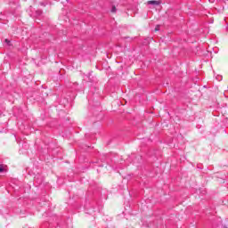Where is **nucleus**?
Here are the masks:
<instances>
[{
	"mask_svg": "<svg viewBox=\"0 0 228 228\" xmlns=\"http://www.w3.org/2000/svg\"><path fill=\"white\" fill-rule=\"evenodd\" d=\"M148 4H155L156 6H159L161 3L159 1L151 0V1H148Z\"/></svg>",
	"mask_w": 228,
	"mask_h": 228,
	"instance_id": "obj_1",
	"label": "nucleus"
},
{
	"mask_svg": "<svg viewBox=\"0 0 228 228\" xmlns=\"http://www.w3.org/2000/svg\"><path fill=\"white\" fill-rule=\"evenodd\" d=\"M115 12H117V7L112 6L111 12H112V13H115Z\"/></svg>",
	"mask_w": 228,
	"mask_h": 228,
	"instance_id": "obj_2",
	"label": "nucleus"
},
{
	"mask_svg": "<svg viewBox=\"0 0 228 228\" xmlns=\"http://www.w3.org/2000/svg\"><path fill=\"white\" fill-rule=\"evenodd\" d=\"M4 168L3 167V166H0V174L1 172H4Z\"/></svg>",
	"mask_w": 228,
	"mask_h": 228,
	"instance_id": "obj_3",
	"label": "nucleus"
},
{
	"mask_svg": "<svg viewBox=\"0 0 228 228\" xmlns=\"http://www.w3.org/2000/svg\"><path fill=\"white\" fill-rule=\"evenodd\" d=\"M5 44H7V45H10V40L5 39Z\"/></svg>",
	"mask_w": 228,
	"mask_h": 228,
	"instance_id": "obj_4",
	"label": "nucleus"
},
{
	"mask_svg": "<svg viewBox=\"0 0 228 228\" xmlns=\"http://www.w3.org/2000/svg\"><path fill=\"white\" fill-rule=\"evenodd\" d=\"M155 31H159V26H157V27L155 28Z\"/></svg>",
	"mask_w": 228,
	"mask_h": 228,
	"instance_id": "obj_5",
	"label": "nucleus"
},
{
	"mask_svg": "<svg viewBox=\"0 0 228 228\" xmlns=\"http://www.w3.org/2000/svg\"><path fill=\"white\" fill-rule=\"evenodd\" d=\"M217 79H218V81H220L222 79V76H218Z\"/></svg>",
	"mask_w": 228,
	"mask_h": 228,
	"instance_id": "obj_6",
	"label": "nucleus"
},
{
	"mask_svg": "<svg viewBox=\"0 0 228 228\" xmlns=\"http://www.w3.org/2000/svg\"><path fill=\"white\" fill-rule=\"evenodd\" d=\"M209 3H215V0H208Z\"/></svg>",
	"mask_w": 228,
	"mask_h": 228,
	"instance_id": "obj_7",
	"label": "nucleus"
}]
</instances>
